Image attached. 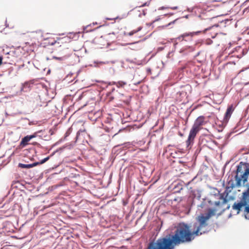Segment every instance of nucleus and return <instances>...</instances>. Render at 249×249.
<instances>
[{
	"mask_svg": "<svg viewBox=\"0 0 249 249\" xmlns=\"http://www.w3.org/2000/svg\"><path fill=\"white\" fill-rule=\"evenodd\" d=\"M159 19H160V18H157V19H155L151 23H150L149 24V25H152L153 23L155 22L156 21H157L159 20Z\"/></svg>",
	"mask_w": 249,
	"mask_h": 249,
	"instance_id": "obj_19",
	"label": "nucleus"
},
{
	"mask_svg": "<svg viewBox=\"0 0 249 249\" xmlns=\"http://www.w3.org/2000/svg\"><path fill=\"white\" fill-rule=\"evenodd\" d=\"M142 27H139L137 29L133 30V31H132L129 33H127L126 34L125 33V34L126 35L129 36H131L133 35L134 34L137 33L139 31H141L142 30Z\"/></svg>",
	"mask_w": 249,
	"mask_h": 249,
	"instance_id": "obj_13",
	"label": "nucleus"
},
{
	"mask_svg": "<svg viewBox=\"0 0 249 249\" xmlns=\"http://www.w3.org/2000/svg\"><path fill=\"white\" fill-rule=\"evenodd\" d=\"M85 131V130H81V129H80V130H79L77 132V137L79 135H80V133H81V132H84V131Z\"/></svg>",
	"mask_w": 249,
	"mask_h": 249,
	"instance_id": "obj_20",
	"label": "nucleus"
},
{
	"mask_svg": "<svg viewBox=\"0 0 249 249\" xmlns=\"http://www.w3.org/2000/svg\"><path fill=\"white\" fill-rule=\"evenodd\" d=\"M243 208H244V212L246 218L249 219V205H245Z\"/></svg>",
	"mask_w": 249,
	"mask_h": 249,
	"instance_id": "obj_12",
	"label": "nucleus"
},
{
	"mask_svg": "<svg viewBox=\"0 0 249 249\" xmlns=\"http://www.w3.org/2000/svg\"><path fill=\"white\" fill-rule=\"evenodd\" d=\"M165 8H168V7H161L160 8V9H164Z\"/></svg>",
	"mask_w": 249,
	"mask_h": 249,
	"instance_id": "obj_23",
	"label": "nucleus"
},
{
	"mask_svg": "<svg viewBox=\"0 0 249 249\" xmlns=\"http://www.w3.org/2000/svg\"><path fill=\"white\" fill-rule=\"evenodd\" d=\"M242 162H241L237 166L236 175L235 176L236 185L240 186L241 184L244 185L248 180L249 176V167L246 166L243 167Z\"/></svg>",
	"mask_w": 249,
	"mask_h": 249,
	"instance_id": "obj_3",
	"label": "nucleus"
},
{
	"mask_svg": "<svg viewBox=\"0 0 249 249\" xmlns=\"http://www.w3.org/2000/svg\"><path fill=\"white\" fill-rule=\"evenodd\" d=\"M230 208V206H228L226 208V209H229Z\"/></svg>",
	"mask_w": 249,
	"mask_h": 249,
	"instance_id": "obj_26",
	"label": "nucleus"
},
{
	"mask_svg": "<svg viewBox=\"0 0 249 249\" xmlns=\"http://www.w3.org/2000/svg\"><path fill=\"white\" fill-rule=\"evenodd\" d=\"M20 68H23V72L25 73L28 72L30 71V69L25 64L21 65Z\"/></svg>",
	"mask_w": 249,
	"mask_h": 249,
	"instance_id": "obj_16",
	"label": "nucleus"
},
{
	"mask_svg": "<svg viewBox=\"0 0 249 249\" xmlns=\"http://www.w3.org/2000/svg\"><path fill=\"white\" fill-rule=\"evenodd\" d=\"M209 217L198 216L195 227L196 230L191 231V226L185 223H180L176 228L174 234L158 239L156 242H150L146 249H174L176 246L189 243L192 241L196 236L202 235L206 232L204 229L208 224L206 220Z\"/></svg>",
	"mask_w": 249,
	"mask_h": 249,
	"instance_id": "obj_1",
	"label": "nucleus"
},
{
	"mask_svg": "<svg viewBox=\"0 0 249 249\" xmlns=\"http://www.w3.org/2000/svg\"><path fill=\"white\" fill-rule=\"evenodd\" d=\"M38 164H41L40 163H39V162H35L32 164H30V165H31L32 166V167H33L37 165H38Z\"/></svg>",
	"mask_w": 249,
	"mask_h": 249,
	"instance_id": "obj_18",
	"label": "nucleus"
},
{
	"mask_svg": "<svg viewBox=\"0 0 249 249\" xmlns=\"http://www.w3.org/2000/svg\"><path fill=\"white\" fill-rule=\"evenodd\" d=\"M170 8L171 9H173V10H177V9H178V6H174V7H171Z\"/></svg>",
	"mask_w": 249,
	"mask_h": 249,
	"instance_id": "obj_21",
	"label": "nucleus"
},
{
	"mask_svg": "<svg viewBox=\"0 0 249 249\" xmlns=\"http://www.w3.org/2000/svg\"><path fill=\"white\" fill-rule=\"evenodd\" d=\"M218 27V26H217V25L213 26L210 28L206 29L204 31L205 32L208 30H210L211 32L210 33V34H211V37L213 38L215 37V36L217 34V33L216 32V31H217Z\"/></svg>",
	"mask_w": 249,
	"mask_h": 249,
	"instance_id": "obj_10",
	"label": "nucleus"
},
{
	"mask_svg": "<svg viewBox=\"0 0 249 249\" xmlns=\"http://www.w3.org/2000/svg\"><path fill=\"white\" fill-rule=\"evenodd\" d=\"M242 196L243 197L240 202L235 203L232 206L233 209L237 211V213H239L245 205H249V187L246 191L243 193Z\"/></svg>",
	"mask_w": 249,
	"mask_h": 249,
	"instance_id": "obj_6",
	"label": "nucleus"
},
{
	"mask_svg": "<svg viewBox=\"0 0 249 249\" xmlns=\"http://www.w3.org/2000/svg\"><path fill=\"white\" fill-rule=\"evenodd\" d=\"M18 166L21 167V168H27V169H29V168H32V166L31 165H30V164H22V163H19Z\"/></svg>",
	"mask_w": 249,
	"mask_h": 249,
	"instance_id": "obj_14",
	"label": "nucleus"
},
{
	"mask_svg": "<svg viewBox=\"0 0 249 249\" xmlns=\"http://www.w3.org/2000/svg\"><path fill=\"white\" fill-rule=\"evenodd\" d=\"M49 159H50V156H49L47 158H45L44 159H43L42 160H41L39 162V163H40L41 164H43V163H45L46 161H47L48 160H49Z\"/></svg>",
	"mask_w": 249,
	"mask_h": 249,
	"instance_id": "obj_17",
	"label": "nucleus"
},
{
	"mask_svg": "<svg viewBox=\"0 0 249 249\" xmlns=\"http://www.w3.org/2000/svg\"><path fill=\"white\" fill-rule=\"evenodd\" d=\"M95 41L97 42V43L98 44L101 46V47L107 45L108 44V43L104 39V38H103V36H101L100 37H99L98 38H96Z\"/></svg>",
	"mask_w": 249,
	"mask_h": 249,
	"instance_id": "obj_11",
	"label": "nucleus"
},
{
	"mask_svg": "<svg viewBox=\"0 0 249 249\" xmlns=\"http://www.w3.org/2000/svg\"><path fill=\"white\" fill-rule=\"evenodd\" d=\"M145 5H146V3L143 5H142V6H144Z\"/></svg>",
	"mask_w": 249,
	"mask_h": 249,
	"instance_id": "obj_25",
	"label": "nucleus"
},
{
	"mask_svg": "<svg viewBox=\"0 0 249 249\" xmlns=\"http://www.w3.org/2000/svg\"><path fill=\"white\" fill-rule=\"evenodd\" d=\"M71 41V38L68 36H65L62 37H57L56 40L50 42L51 45H54L58 52L61 53L62 50L68 49V44Z\"/></svg>",
	"mask_w": 249,
	"mask_h": 249,
	"instance_id": "obj_5",
	"label": "nucleus"
},
{
	"mask_svg": "<svg viewBox=\"0 0 249 249\" xmlns=\"http://www.w3.org/2000/svg\"><path fill=\"white\" fill-rule=\"evenodd\" d=\"M37 132L34 133L33 135H27L22 138L20 144L23 146L26 145L28 144V142L33 138H36L37 136Z\"/></svg>",
	"mask_w": 249,
	"mask_h": 249,
	"instance_id": "obj_9",
	"label": "nucleus"
},
{
	"mask_svg": "<svg viewBox=\"0 0 249 249\" xmlns=\"http://www.w3.org/2000/svg\"><path fill=\"white\" fill-rule=\"evenodd\" d=\"M198 33L199 32L185 33L178 36V39L181 41L183 40L190 41L194 35H197Z\"/></svg>",
	"mask_w": 249,
	"mask_h": 249,
	"instance_id": "obj_7",
	"label": "nucleus"
},
{
	"mask_svg": "<svg viewBox=\"0 0 249 249\" xmlns=\"http://www.w3.org/2000/svg\"><path fill=\"white\" fill-rule=\"evenodd\" d=\"M68 56H69V54H66L64 55V56H65V57H68Z\"/></svg>",
	"mask_w": 249,
	"mask_h": 249,
	"instance_id": "obj_24",
	"label": "nucleus"
},
{
	"mask_svg": "<svg viewBox=\"0 0 249 249\" xmlns=\"http://www.w3.org/2000/svg\"><path fill=\"white\" fill-rule=\"evenodd\" d=\"M2 57L0 56V65L2 64Z\"/></svg>",
	"mask_w": 249,
	"mask_h": 249,
	"instance_id": "obj_22",
	"label": "nucleus"
},
{
	"mask_svg": "<svg viewBox=\"0 0 249 249\" xmlns=\"http://www.w3.org/2000/svg\"><path fill=\"white\" fill-rule=\"evenodd\" d=\"M234 110V107L232 105L228 106L226 112L225 113L224 121L225 122H228L229 120L231 118V116Z\"/></svg>",
	"mask_w": 249,
	"mask_h": 249,
	"instance_id": "obj_8",
	"label": "nucleus"
},
{
	"mask_svg": "<svg viewBox=\"0 0 249 249\" xmlns=\"http://www.w3.org/2000/svg\"><path fill=\"white\" fill-rule=\"evenodd\" d=\"M214 193L213 194L211 193L207 199L210 206L213 207V208L209 209L207 213L201 214L199 215L203 216L204 217H209L206 220V223H207L210 218L214 216L217 211L224 212L225 210L224 206L228 202L226 198L224 196L223 194H220L218 190H216Z\"/></svg>",
	"mask_w": 249,
	"mask_h": 249,
	"instance_id": "obj_2",
	"label": "nucleus"
},
{
	"mask_svg": "<svg viewBox=\"0 0 249 249\" xmlns=\"http://www.w3.org/2000/svg\"><path fill=\"white\" fill-rule=\"evenodd\" d=\"M126 84V82L120 81H118L116 83V85L117 87L120 88V87H123L124 86H125Z\"/></svg>",
	"mask_w": 249,
	"mask_h": 249,
	"instance_id": "obj_15",
	"label": "nucleus"
},
{
	"mask_svg": "<svg viewBox=\"0 0 249 249\" xmlns=\"http://www.w3.org/2000/svg\"><path fill=\"white\" fill-rule=\"evenodd\" d=\"M204 117L201 116L198 117L196 120L192 128L191 129L188 138L186 141V144L187 147H189L193 145L194 139L196 134L199 130L200 126L204 124Z\"/></svg>",
	"mask_w": 249,
	"mask_h": 249,
	"instance_id": "obj_4",
	"label": "nucleus"
}]
</instances>
